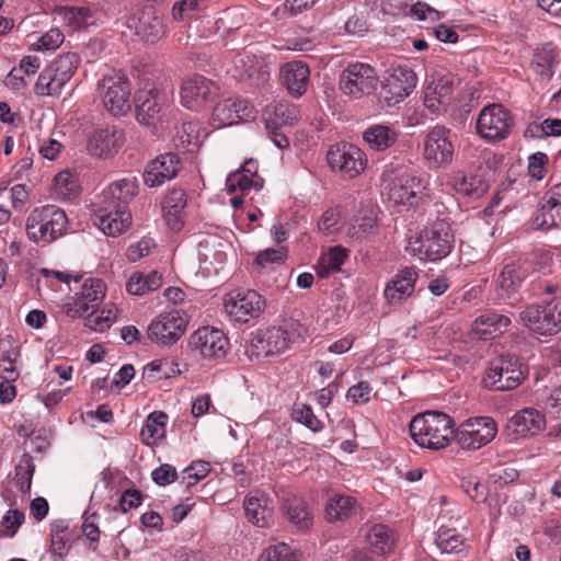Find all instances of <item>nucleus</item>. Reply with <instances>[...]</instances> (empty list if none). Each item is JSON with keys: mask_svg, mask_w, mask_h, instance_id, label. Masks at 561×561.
<instances>
[{"mask_svg": "<svg viewBox=\"0 0 561 561\" xmlns=\"http://www.w3.org/2000/svg\"><path fill=\"white\" fill-rule=\"evenodd\" d=\"M135 179H123L103 190L94 211V224L107 236L115 237L125 231L131 220L128 203L137 194Z\"/></svg>", "mask_w": 561, "mask_h": 561, "instance_id": "1", "label": "nucleus"}, {"mask_svg": "<svg viewBox=\"0 0 561 561\" xmlns=\"http://www.w3.org/2000/svg\"><path fill=\"white\" fill-rule=\"evenodd\" d=\"M455 421L448 414L426 411L414 416L409 425L413 440L423 448L438 450L455 439Z\"/></svg>", "mask_w": 561, "mask_h": 561, "instance_id": "2", "label": "nucleus"}, {"mask_svg": "<svg viewBox=\"0 0 561 561\" xmlns=\"http://www.w3.org/2000/svg\"><path fill=\"white\" fill-rule=\"evenodd\" d=\"M68 217L56 205L35 208L27 217L26 233L36 243L49 244L68 230Z\"/></svg>", "mask_w": 561, "mask_h": 561, "instance_id": "3", "label": "nucleus"}, {"mask_svg": "<svg viewBox=\"0 0 561 561\" xmlns=\"http://www.w3.org/2000/svg\"><path fill=\"white\" fill-rule=\"evenodd\" d=\"M528 365L517 355H500L490 360L483 376L486 388L508 391L517 388L528 376Z\"/></svg>", "mask_w": 561, "mask_h": 561, "instance_id": "4", "label": "nucleus"}, {"mask_svg": "<svg viewBox=\"0 0 561 561\" xmlns=\"http://www.w3.org/2000/svg\"><path fill=\"white\" fill-rule=\"evenodd\" d=\"M520 323L531 333L552 336L561 331V299L528 305L519 313Z\"/></svg>", "mask_w": 561, "mask_h": 561, "instance_id": "5", "label": "nucleus"}, {"mask_svg": "<svg viewBox=\"0 0 561 561\" xmlns=\"http://www.w3.org/2000/svg\"><path fill=\"white\" fill-rule=\"evenodd\" d=\"M455 237L451 227L445 220H436L420 233L412 244V250L422 260L438 261L446 257L453 250Z\"/></svg>", "mask_w": 561, "mask_h": 561, "instance_id": "6", "label": "nucleus"}, {"mask_svg": "<svg viewBox=\"0 0 561 561\" xmlns=\"http://www.w3.org/2000/svg\"><path fill=\"white\" fill-rule=\"evenodd\" d=\"M79 61V55L72 51L59 55L39 73L35 83V92L47 96L60 94L65 84L76 72Z\"/></svg>", "mask_w": 561, "mask_h": 561, "instance_id": "7", "label": "nucleus"}, {"mask_svg": "<svg viewBox=\"0 0 561 561\" xmlns=\"http://www.w3.org/2000/svg\"><path fill=\"white\" fill-rule=\"evenodd\" d=\"M379 78L374 67L364 62L350 64L340 75L341 91L353 99L374 93Z\"/></svg>", "mask_w": 561, "mask_h": 561, "instance_id": "8", "label": "nucleus"}, {"mask_svg": "<svg viewBox=\"0 0 561 561\" xmlns=\"http://www.w3.org/2000/svg\"><path fill=\"white\" fill-rule=\"evenodd\" d=\"M104 106L113 115H125L131 108L130 82L125 73L113 72L106 75L99 82Z\"/></svg>", "mask_w": 561, "mask_h": 561, "instance_id": "9", "label": "nucleus"}, {"mask_svg": "<svg viewBox=\"0 0 561 561\" xmlns=\"http://www.w3.org/2000/svg\"><path fill=\"white\" fill-rule=\"evenodd\" d=\"M513 116L502 104L483 107L477 118V133L488 141H501L508 137Z\"/></svg>", "mask_w": 561, "mask_h": 561, "instance_id": "10", "label": "nucleus"}, {"mask_svg": "<svg viewBox=\"0 0 561 561\" xmlns=\"http://www.w3.org/2000/svg\"><path fill=\"white\" fill-rule=\"evenodd\" d=\"M497 433L495 421L489 416L469 419L455 432V440L467 450H478L491 443Z\"/></svg>", "mask_w": 561, "mask_h": 561, "instance_id": "11", "label": "nucleus"}, {"mask_svg": "<svg viewBox=\"0 0 561 561\" xmlns=\"http://www.w3.org/2000/svg\"><path fill=\"white\" fill-rule=\"evenodd\" d=\"M425 186L415 175L402 174L398 178L383 175L382 194L396 205L416 206L423 198Z\"/></svg>", "mask_w": 561, "mask_h": 561, "instance_id": "12", "label": "nucleus"}, {"mask_svg": "<svg viewBox=\"0 0 561 561\" xmlns=\"http://www.w3.org/2000/svg\"><path fill=\"white\" fill-rule=\"evenodd\" d=\"M327 160L333 171L350 179L359 175L367 162L364 151L348 142L331 146L327 153Z\"/></svg>", "mask_w": 561, "mask_h": 561, "instance_id": "13", "label": "nucleus"}, {"mask_svg": "<svg viewBox=\"0 0 561 561\" xmlns=\"http://www.w3.org/2000/svg\"><path fill=\"white\" fill-rule=\"evenodd\" d=\"M188 323L187 317L181 310L161 313L151 321L147 330L150 341L160 345H172L184 334Z\"/></svg>", "mask_w": 561, "mask_h": 561, "instance_id": "14", "label": "nucleus"}, {"mask_svg": "<svg viewBox=\"0 0 561 561\" xmlns=\"http://www.w3.org/2000/svg\"><path fill=\"white\" fill-rule=\"evenodd\" d=\"M266 301L255 290H237L229 293L224 301V309L228 316L237 321L245 323L250 319L257 318L265 309Z\"/></svg>", "mask_w": 561, "mask_h": 561, "instance_id": "15", "label": "nucleus"}, {"mask_svg": "<svg viewBox=\"0 0 561 561\" xmlns=\"http://www.w3.org/2000/svg\"><path fill=\"white\" fill-rule=\"evenodd\" d=\"M530 273L528 262L516 261L503 266L494 279V290L497 299L513 306L518 299L517 294Z\"/></svg>", "mask_w": 561, "mask_h": 561, "instance_id": "16", "label": "nucleus"}, {"mask_svg": "<svg viewBox=\"0 0 561 561\" xmlns=\"http://www.w3.org/2000/svg\"><path fill=\"white\" fill-rule=\"evenodd\" d=\"M135 105L137 121L141 125L156 127L168 108L169 98L159 89H145L137 92Z\"/></svg>", "mask_w": 561, "mask_h": 561, "instance_id": "17", "label": "nucleus"}, {"mask_svg": "<svg viewBox=\"0 0 561 561\" xmlns=\"http://www.w3.org/2000/svg\"><path fill=\"white\" fill-rule=\"evenodd\" d=\"M289 344L287 331L280 328H267L252 333L250 346L247 348L249 358L271 357L282 354Z\"/></svg>", "mask_w": 561, "mask_h": 561, "instance_id": "18", "label": "nucleus"}, {"mask_svg": "<svg viewBox=\"0 0 561 561\" xmlns=\"http://www.w3.org/2000/svg\"><path fill=\"white\" fill-rule=\"evenodd\" d=\"M416 81V76L411 68L407 66L392 68L382 82L380 95L387 105H396L410 95Z\"/></svg>", "mask_w": 561, "mask_h": 561, "instance_id": "19", "label": "nucleus"}, {"mask_svg": "<svg viewBox=\"0 0 561 561\" xmlns=\"http://www.w3.org/2000/svg\"><path fill=\"white\" fill-rule=\"evenodd\" d=\"M190 347L204 358L219 359L229 350V341L222 331L203 327L195 331L188 340Z\"/></svg>", "mask_w": 561, "mask_h": 561, "instance_id": "20", "label": "nucleus"}, {"mask_svg": "<svg viewBox=\"0 0 561 561\" xmlns=\"http://www.w3.org/2000/svg\"><path fill=\"white\" fill-rule=\"evenodd\" d=\"M217 92L218 87L211 80L196 75L182 83L181 103L188 110L198 111L213 100Z\"/></svg>", "mask_w": 561, "mask_h": 561, "instance_id": "21", "label": "nucleus"}, {"mask_svg": "<svg viewBox=\"0 0 561 561\" xmlns=\"http://www.w3.org/2000/svg\"><path fill=\"white\" fill-rule=\"evenodd\" d=\"M126 24L146 43H157L165 34L163 15L152 7L128 18Z\"/></svg>", "mask_w": 561, "mask_h": 561, "instance_id": "22", "label": "nucleus"}, {"mask_svg": "<svg viewBox=\"0 0 561 561\" xmlns=\"http://www.w3.org/2000/svg\"><path fill=\"white\" fill-rule=\"evenodd\" d=\"M125 134L115 126L96 129L87 140V150L90 156L99 159L114 157L123 147Z\"/></svg>", "mask_w": 561, "mask_h": 561, "instance_id": "23", "label": "nucleus"}, {"mask_svg": "<svg viewBox=\"0 0 561 561\" xmlns=\"http://www.w3.org/2000/svg\"><path fill=\"white\" fill-rule=\"evenodd\" d=\"M450 130L444 126L432 128L424 140V157L436 167L445 165L451 162L454 156V145L449 139Z\"/></svg>", "mask_w": 561, "mask_h": 561, "instance_id": "24", "label": "nucleus"}, {"mask_svg": "<svg viewBox=\"0 0 561 561\" xmlns=\"http://www.w3.org/2000/svg\"><path fill=\"white\" fill-rule=\"evenodd\" d=\"M181 160L176 153L167 152L149 161L142 172L144 183L148 187H158L174 179L180 170Z\"/></svg>", "mask_w": 561, "mask_h": 561, "instance_id": "25", "label": "nucleus"}, {"mask_svg": "<svg viewBox=\"0 0 561 561\" xmlns=\"http://www.w3.org/2000/svg\"><path fill=\"white\" fill-rule=\"evenodd\" d=\"M104 297V283L96 278L87 279L82 285L80 293L76 294L73 302L67 305V314L72 318H77L89 311H95Z\"/></svg>", "mask_w": 561, "mask_h": 561, "instance_id": "26", "label": "nucleus"}, {"mask_svg": "<svg viewBox=\"0 0 561 561\" xmlns=\"http://www.w3.org/2000/svg\"><path fill=\"white\" fill-rule=\"evenodd\" d=\"M507 427L519 437L535 436L543 428L548 431V419L534 408H525L510 419Z\"/></svg>", "mask_w": 561, "mask_h": 561, "instance_id": "27", "label": "nucleus"}, {"mask_svg": "<svg viewBox=\"0 0 561 561\" xmlns=\"http://www.w3.org/2000/svg\"><path fill=\"white\" fill-rule=\"evenodd\" d=\"M257 169V161L248 159L234 173L227 178L228 192L233 193L237 190L242 193H248L251 190L260 191L263 187V179L259 176Z\"/></svg>", "mask_w": 561, "mask_h": 561, "instance_id": "28", "label": "nucleus"}, {"mask_svg": "<svg viewBox=\"0 0 561 561\" xmlns=\"http://www.w3.org/2000/svg\"><path fill=\"white\" fill-rule=\"evenodd\" d=\"M415 267H404L400 270L387 284L383 295L389 304H398L410 297L417 280Z\"/></svg>", "mask_w": 561, "mask_h": 561, "instance_id": "29", "label": "nucleus"}, {"mask_svg": "<svg viewBox=\"0 0 561 561\" xmlns=\"http://www.w3.org/2000/svg\"><path fill=\"white\" fill-rule=\"evenodd\" d=\"M309 79V67L300 60L289 61L280 69L282 83L294 98H299L307 91Z\"/></svg>", "mask_w": 561, "mask_h": 561, "instance_id": "30", "label": "nucleus"}, {"mask_svg": "<svg viewBox=\"0 0 561 561\" xmlns=\"http://www.w3.org/2000/svg\"><path fill=\"white\" fill-rule=\"evenodd\" d=\"M245 516L249 522L257 527H268L273 520L274 507L272 501L264 493H256L245 497Z\"/></svg>", "mask_w": 561, "mask_h": 561, "instance_id": "31", "label": "nucleus"}, {"mask_svg": "<svg viewBox=\"0 0 561 561\" xmlns=\"http://www.w3.org/2000/svg\"><path fill=\"white\" fill-rule=\"evenodd\" d=\"M250 114L251 110L247 100L227 99L215 106L213 121L218 122V126H228L248 118Z\"/></svg>", "mask_w": 561, "mask_h": 561, "instance_id": "32", "label": "nucleus"}, {"mask_svg": "<svg viewBox=\"0 0 561 561\" xmlns=\"http://www.w3.org/2000/svg\"><path fill=\"white\" fill-rule=\"evenodd\" d=\"M20 357V345L12 335L0 339V378L9 380L19 378L18 364Z\"/></svg>", "mask_w": 561, "mask_h": 561, "instance_id": "33", "label": "nucleus"}, {"mask_svg": "<svg viewBox=\"0 0 561 561\" xmlns=\"http://www.w3.org/2000/svg\"><path fill=\"white\" fill-rule=\"evenodd\" d=\"M453 190L465 197L478 199L489 190V183L479 174L455 172L450 179Z\"/></svg>", "mask_w": 561, "mask_h": 561, "instance_id": "34", "label": "nucleus"}, {"mask_svg": "<svg viewBox=\"0 0 561 561\" xmlns=\"http://www.w3.org/2000/svg\"><path fill=\"white\" fill-rule=\"evenodd\" d=\"M558 49L551 42L542 44L534 50L531 68L541 82H548L554 75Z\"/></svg>", "mask_w": 561, "mask_h": 561, "instance_id": "35", "label": "nucleus"}, {"mask_svg": "<svg viewBox=\"0 0 561 561\" xmlns=\"http://www.w3.org/2000/svg\"><path fill=\"white\" fill-rule=\"evenodd\" d=\"M455 80L450 76H444L437 79L433 85L430 84L425 90L424 104L432 112H438L440 106H447L454 91Z\"/></svg>", "mask_w": 561, "mask_h": 561, "instance_id": "36", "label": "nucleus"}, {"mask_svg": "<svg viewBox=\"0 0 561 561\" xmlns=\"http://www.w3.org/2000/svg\"><path fill=\"white\" fill-rule=\"evenodd\" d=\"M298 119V110L288 102H278L266 107L264 121L266 129H284Z\"/></svg>", "mask_w": 561, "mask_h": 561, "instance_id": "37", "label": "nucleus"}, {"mask_svg": "<svg viewBox=\"0 0 561 561\" xmlns=\"http://www.w3.org/2000/svg\"><path fill=\"white\" fill-rule=\"evenodd\" d=\"M511 324L507 316L496 312H485L479 316L472 323V331L480 339H493L501 335Z\"/></svg>", "mask_w": 561, "mask_h": 561, "instance_id": "38", "label": "nucleus"}, {"mask_svg": "<svg viewBox=\"0 0 561 561\" xmlns=\"http://www.w3.org/2000/svg\"><path fill=\"white\" fill-rule=\"evenodd\" d=\"M360 511L356 500L348 495L334 494L325 504V518L330 523L344 522Z\"/></svg>", "mask_w": 561, "mask_h": 561, "instance_id": "39", "label": "nucleus"}, {"mask_svg": "<svg viewBox=\"0 0 561 561\" xmlns=\"http://www.w3.org/2000/svg\"><path fill=\"white\" fill-rule=\"evenodd\" d=\"M283 508L288 522L299 530L311 527L313 517L302 499L293 496L284 501Z\"/></svg>", "mask_w": 561, "mask_h": 561, "instance_id": "40", "label": "nucleus"}, {"mask_svg": "<svg viewBox=\"0 0 561 561\" xmlns=\"http://www.w3.org/2000/svg\"><path fill=\"white\" fill-rule=\"evenodd\" d=\"M167 421L168 415L162 411L150 413L140 430L141 442L146 446H152L162 439L165 436Z\"/></svg>", "mask_w": 561, "mask_h": 561, "instance_id": "41", "label": "nucleus"}, {"mask_svg": "<svg viewBox=\"0 0 561 561\" xmlns=\"http://www.w3.org/2000/svg\"><path fill=\"white\" fill-rule=\"evenodd\" d=\"M366 542L377 554L389 553L394 545L392 531L382 524H374L366 528Z\"/></svg>", "mask_w": 561, "mask_h": 561, "instance_id": "42", "label": "nucleus"}, {"mask_svg": "<svg viewBox=\"0 0 561 561\" xmlns=\"http://www.w3.org/2000/svg\"><path fill=\"white\" fill-rule=\"evenodd\" d=\"M546 408L548 409V437L561 440V385L547 397Z\"/></svg>", "mask_w": 561, "mask_h": 561, "instance_id": "43", "label": "nucleus"}, {"mask_svg": "<svg viewBox=\"0 0 561 561\" xmlns=\"http://www.w3.org/2000/svg\"><path fill=\"white\" fill-rule=\"evenodd\" d=\"M397 133L385 125H374L364 131L363 138L369 147L377 151H383L397 140Z\"/></svg>", "mask_w": 561, "mask_h": 561, "instance_id": "44", "label": "nucleus"}, {"mask_svg": "<svg viewBox=\"0 0 561 561\" xmlns=\"http://www.w3.org/2000/svg\"><path fill=\"white\" fill-rule=\"evenodd\" d=\"M34 471L33 457L24 453L14 469L15 484L21 492L26 493L31 490Z\"/></svg>", "mask_w": 561, "mask_h": 561, "instance_id": "45", "label": "nucleus"}, {"mask_svg": "<svg viewBox=\"0 0 561 561\" xmlns=\"http://www.w3.org/2000/svg\"><path fill=\"white\" fill-rule=\"evenodd\" d=\"M435 543L443 553H459L463 547V538L456 529L440 527Z\"/></svg>", "mask_w": 561, "mask_h": 561, "instance_id": "46", "label": "nucleus"}, {"mask_svg": "<svg viewBox=\"0 0 561 561\" xmlns=\"http://www.w3.org/2000/svg\"><path fill=\"white\" fill-rule=\"evenodd\" d=\"M287 257V249L285 247H277L275 249H265L257 253L253 262V266L261 270L280 265Z\"/></svg>", "mask_w": 561, "mask_h": 561, "instance_id": "47", "label": "nucleus"}, {"mask_svg": "<svg viewBox=\"0 0 561 561\" xmlns=\"http://www.w3.org/2000/svg\"><path fill=\"white\" fill-rule=\"evenodd\" d=\"M300 553L291 551L289 546L278 542L263 551L259 561H298Z\"/></svg>", "mask_w": 561, "mask_h": 561, "instance_id": "48", "label": "nucleus"}, {"mask_svg": "<svg viewBox=\"0 0 561 561\" xmlns=\"http://www.w3.org/2000/svg\"><path fill=\"white\" fill-rule=\"evenodd\" d=\"M460 488L472 501L483 502L486 499V486L481 484L480 479L473 474L461 477Z\"/></svg>", "mask_w": 561, "mask_h": 561, "instance_id": "49", "label": "nucleus"}, {"mask_svg": "<svg viewBox=\"0 0 561 561\" xmlns=\"http://www.w3.org/2000/svg\"><path fill=\"white\" fill-rule=\"evenodd\" d=\"M54 182L58 193L65 197L70 198L79 194L78 179L69 171L59 172Z\"/></svg>", "mask_w": 561, "mask_h": 561, "instance_id": "50", "label": "nucleus"}, {"mask_svg": "<svg viewBox=\"0 0 561 561\" xmlns=\"http://www.w3.org/2000/svg\"><path fill=\"white\" fill-rule=\"evenodd\" d=\"M346 256V252L342 248H331L322 259L323 271H318V274L323 277L330 272H339Z\"/></svg>", "mask_w": 561, "mask_h": 561, "instance_id": "51", "label": "nucleus"}, {"mask_svg": "<svg viewBox=\"0 0 561 561\" xmlns=\"http://www.w3.org/2000/svg\"><path fill=\"white\" fill-rule=\"evenodd\" d=\"M115 319L116 311L114 309H103L101 314H94L92 311L85 319V325L94 331L103 332L111 327Z\"/></svg>", "mask_w": 561, "mask_h": 561, "instance_id": "52", "label": "nucleus"}, {"mask_svg": "<svg viewBox=\"0 0 561 561\" xmlns=\"http://www.w3.org/2000/svg\"><path fill=\"white\" fill-rule=\"evenodd\" d=\"M209 471L210 465L207 461H194L183 471L182 482H185L187 486H192L205 478Z\"/></svg>", "mask_w": 561, "mask_h": 561, "instance_id": "53", "label": "nucleus"}, {"mask_svg": "<svg viewBox=\"0 0 561 561\" xmlns=\"http://www.w3.org/2000/svg\"><path fill=\"white\" fill-rule=\"evenodd\" d=\"M91 16V10L85 7L66 8L64 13L65 21H67L73 28L85 26Z\"/></svg>", "mask_w": 561, "mask_h": 561, "instance_id": "54", "label": "nucleus"}, {"mask_svg": "<svg viewBox=\"0 0 561 561\" xmlns=\"http://www.w3.org/2000/svg\"><path fill=\"white\" fill-rule=\"evenodd\" d=\"M295 420L312 432H319L322 428V422L314 415L312 409L308 405H297L294 409Z\"/></svg>", "mask_w": 561, "mask_h": 561, "instance_id": "55", "label": "nucleus"}, {"mask_svg": "<svg viewBox=\"0 0 561 561\" xmlns=\"http://www.w3.org/2000/svg\"><path fill=\"white\" fill-rule=\"evenodd\" d=\"M236 68L241 69L240 77L245 79H253L260 75L262 62L255 56H244L236 60Z\"/></svg>", "mask_w": 561, "mask_h": 561, "instance_id": "56", "label": "nucleus"}, {"mask_svg": "<svg viewBox=\"0 0 561 561\" xmlns=\"http://www.w3.org/2000/svg\"><path fill=\"white\" fill-rule=\"evenodd\" d=\"M186 206V195L183 190H172L170 191L162 204V211H175L183 213Z\"/></svg>", "mask_w": 561, "mask_h": 561, "instance_id": "57", "label": "nucleus"}, {"mask_svg": "<svg viewBox=\"0 0 561 561\" xmlns=\"http://www.w3.org/2000/svg\"><path fill=\"white\" fill-rule=\"evenodd\" d=\"M154 247V242L150 238H142L137 243H133L127 248L126 256L130 262H137L141 257L148 255L151 249Z\"/></svg>", "mask_w": 561, "mask_h": 561, "instance_id": "58", "label": "nucleus"}, {"mask_svg": "<svg viewBox=\"0 0 561 561\" xmlns=\"http://www.w3.org/2000/svg\"><path fill=\"white\" fill-rule=\"evenodd\" d=\"M206 0H181L174 3L172 8V16L174 20H183L191 12L202 9Z\"/></svg>", "mask_w": 561, "mask_h": 561, "instance_id": "59", "label": "nucleus"}, {"mask_svg": "<svg viewBox=\"0 0 561 561\" xmlns=\"http://www.w3.org/2000/svg\"><path fill=\"white\" fill-rule=\"evenodd\" d=\"M151 478L154 483L164 486L178 480V472L173 466L163 463L152 471Z\"/></svg>", "mask_w": 561, "mask_h": 561, "instance_id": "60", "label": "nucleus"}, {"mask_svg": "<svg viewBox=\"0 0 561 561\" xmlns=\"http://www.w3.org/2000/svg\"><path fill=\"white\" fill-rule=\"evenodd\" d=\"M64 33L59 28L53 27L38 39L37 48L46 50L56 49L64 43Z\"/></svg>", "mask_w": 561, "mask_h": 561, "instance_id": "61", "label": "nucleus"}, {"mask_svg": "<svg viewBox=\"0 0 561 561\" xmlns=\"http://www.w3.org/2000/svg\"><path fill=\"white\" fill-rule=\"evenodd\" d=\"M548 163V156L543 152H536L529 157L528 172L534 179L541 180L545 176V165Z\"/></svg>", "mask_w": 561, "mask_h": 561, "instance_id": "62", "label": "nucleus"}, {"mask_svg": "<svg viewBox=\"0 0 561 561\" xmlns=\"http://www.w3.org/2000/svg\"><path fill=\"white\" fill-rule=\"evenodd\" d=\"M142 502V494L139 490L128 489L123 492L119 499V508L123 513L137 508Z\"/></svg>", "mask_w": 561, "mask_h": 561, "instance_id": "63", "label": "nucleus"}, {"mask_svg": "<svg viewBox=\"0 0 561 561\" xmlns=\"http://www.w3.org/2000/svg\"><path fill=\"white\" fill-rule=\"evenodd\" d=\"M24 520V514L19 510H9L2 517V524L5 526V535L12 537Z\"/></svg>", "mask_w": 561, "mask_h": 561, "instance_id": "64", "label": "nucleus"}]
</instances>
